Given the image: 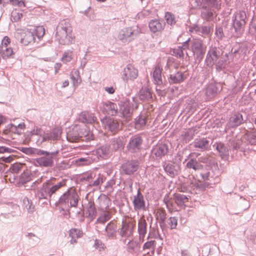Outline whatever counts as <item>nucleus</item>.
Here are the masks:
<instances>
[{
    "mask_svg": "<svg viewBox=\"0 0 256 256\" xmlns=\"http://www.w3.org/2000/svg\"><path fill=\"white\" fill-rule=\"evenodd\" d=\"M65 185V180H59L55 178L51 177L43 182L40 188L35 190L36 197L39 200L46 199L50 200L52 196Z\"/></svg>",
    "mask_w": 256,
    "mask_h": 256,
    "instance_id": "nucleus-1",
    "label": "nucleus"
},
{
    "mask_svg": "<svg viewBox=\"0 0 256 256\" xmlns=\"http://www.w3.org/2000/svg\"><path fill=\"white\" fill-rule=\"evenodd\" d=\"M56 36L61 44H70L73 42L74 36L68 19L61 20L56 28Z\"/></svg>",
    "mask_w": 256,
    "mask_h": 256,
    "instance_id": "nucleus-2",
    "label": "nucleus"
},
{
    "mask_svg": "<svg viewBox=\"0 0 256 256\" xmlns=\"http://www.w3.org/2000/svg\"><path fill=\"white\" fill-rule=\"evenodd\" d=\"M144 140L142 134H133L128 137L126 150L134 156H138L144 150Z\"/></svg>",
    "mask_w": 256,
    "mask_h": 256,
    "instance_id": "nucleus-3",
    "label": "nucleus"
},
{
    "mask_svg": "<svg viewBox=\"0 0 256 256\" xmlns=\"http://www.w3.org/2000/svg\"><path fill=\"white\" fill-rule=\"evenodd\" d=\"M211 168L200 172V175L202 180L205 182V184L208 186L220 182V172L217 163L212 162Z\"/></svg>",
    "mask_w": 256,
    "mask_h": 256,
    "instance_id": "nucleus-4",
    "label": "nucleus"
},
{
    "mask_svg": "<svg viewBox=\"0 0 256 256\" xmlns=\"http://www.w3.org/2000/svg\"><path fill=\"white\" fill-rule=\"evenodd\" d=\"M40 152L36 156H41L34 159V164L41 167H52L54 164V158L58 153V150L49 152L40 149Z\"/></svg>",
    "mask_w": 256,
    "mask_h": 256,
    "instance_id": "nucleus-5",
    "label": "nucleus"
},
{
    "mask_svg": "<svg viewBox=\"0 0 256 256\" xmlns=\"http://www.w3.org/2000/svg\"><path fill=\"white\" fill-rule=\"evenodd\" d=\"M246 18V13L242 10L238 11L232 16V24L237 36H240L244 30Z\"/></svg>",
    "mask_w": 256,
    "mask_h": 256,
    "instance_id": "nucleus-6",
    "label": "nucleus"
},
{
    "mask_svg": "<svg viewBox=\"0 0 256 256\" xmlns=\"http://www.w3.org/2000/svg\"><path fill=\"white\" fill-rule=\"evenodd\" d=\"M223 54V52L218 47L211 46L208 50L204 62L207 67L212 68L215 62Z\"/></svg>",
    "mask_w": 256,
    "mask_h": 256,
    "instance_id": "nucleus-7",
    "label": "nucleus"
},
{
    "mask_svg": "<svg viewBox=\"0 0 256 256\" xmlns=\"http://www.w3.org/2000/svg\"><path fill=\"white\" fill-rule=\"evenodd\" d=\"M190 45V50L193 52L198 63L200 62L206 51V46L204 44L203 41L198 38H192Z\"/></svg>",
    "mask_w": 256,
    "mask_h": 256,
    "instance_id": "nucleus-8",
    "label": "nucleus"
},
{
    "mask_svg": "<svg viewBox=\"0 0 256 256\" xmlns=\"http://www.w3.org/2000/svg\"><path fill=\"white\" fill-rule=\"evenodd\" d=\"M228 145L230 152H232L231 153L232 157L234 156V154H236L238 150L243 152L244 154H246V150H250V148H246V147L242 138L238 139L234 138H230L228 142Z\"/></svg>",
    "mask_w": 256,
    "mask_h": 256,
    "instance_id": "nucleus-9",
    "label": "nucleus"
},
{
    "mask_svg": "<svg viewBox=\"0 0 256 256\" xmlns=\"http://www.w3.org/2000/svg\"><path fill=\"white\" fill-rule=\"evenodd\" d=\"M246 120V116H244L240 112H234L229 118L228 122L225 127L226 132L228 129L236 128L244 124Z\"/></svg>",
    "mask_w": 256,
    "mask_h": 256,
    "instance_id": "nucleus-10",
    "label": "nucleus"
},
{
    "mask_svg": "<svg viewBox=\"0 0 256 256\" xmlns=\"http://www.w3.org/2000/svg\"><path fill=\"white\" fill-rule=\"evenodd\" d=\"M102 122L106 130L112 132L114 134H116L122 129V125L117 120L110 117H105L102 120Z\"/></svg>",
    "mask_w": 256,
    "mask_h": 256,
    "instance_id": "nucleus-11",
    "label": "nucleus"
},
{
    "mask_svg": "<svg viewBox=\"0 0 256 256\" xmlns=\"http://www.w3.org/2000/svg\"><path fill=\"white\" fill-rule=\"evenodd\" d=\"M140 162L138 160H131L122 164L120 166L122 174L131 176L140 168Z\"/></svg>",
    "mask_w": 256,
    "mask_h": 256,
    "instance_id": "nucleus-12",
    "label": "nucleus"
},
{
    "mask_svg": "<svg viewBox=\"0 0 256 256\" xmlns=\"http://www.w3.org/2000/svg\"><path fill=\"white\" fill-rule=\"evenodd\" d=\"M169 151V146L167 144L158 142L154 146L151 150V156L156 160H160L166 155Z\"/></svg>",
    "mask_w": 256,
    "mask_h": 256,
    "instance_id": "nucleus-13",
    "label": "nucleus"
},
{
    "mask_svg": "<svg viewBox=\"0 0 256 256\" xmlns=\"http://www.w3.org/2000/svg\"><path fill=\"white\" fill-rule=\"evenodd\" d=\"M162 70L160 66H156L152 74L154 83L156 85V90L158 95L161 94L162 91L166 90L165 84L162 80Z\"/></svg>",
    "mask_w": 256,
    "mask_h": 256,
    "instance_id": "nucleus-14",
    "label": "nucleus"
},
{
    "mask_svg": "<svg viewBox=\"0 0 256 256\" xmlns=\"http://www.w3.org/2000/svg\"><path fill=\"white\" fill-rule=\"evenodd\" d=\"M118 116L124 118H129L132 114V106L129 100L126 98H123L118 103Z\"/></svg>",
    "mask_w": 256,
    "mask_h": 256,
    "instance_id": "nucleus-15",
    "label": "nucleus"
},
{
    "mask_svg": "<svg viewBox=\"0 0 256 256\" xmlns=\"http://www.w3.org/2000/svg\"><path fill=\"white\" fill-rule=\"evenodd\" d=\"M138 34L132 27L121 30L118 35V38L122 42H129L137 37Z\"/></svg>",
    "mask_w": 256,
    "mask_h": 256,
    "instance_id": "nucleus-16",
    "label": "nucleus"
},
{
    "mask_svg": "<svg viewBox=\"0 0 256 256\" xmlns=\"http://www.w3.org/2000/svg\"><path fill=\"white\" fill-rule=\"evenodd\" d=\"M138 76V70L134 66L128 64L124 68L122 78L123 80L128 82V80H134Z\"/></svg>",
    "mask_w": 256,
    "mask_h": 256,
    "instance_id": "nucleus-17",
    "label": "nucleus"
},
{
    "mask_svg": "<svg viewBox=\"0 0 256 256\" xmlns=\"http://www.w3.org/2000/svg\"><path fill=\"white\" fill-rule=\"evenodd\" d=\"M209 139L204 137H199L194 139L192 144L194 147L200 152H204L209 149L210 146Z\"/></svg>",
    "mask_w": 256,
    "mask_h": 256,
    "instance_id": "nucleus-18",
    "label": "nucleus"
},
{
    "mask_svg": "<svg viewBox=\"0 0 256 256\" xmlns=\"http://www.w3.org/2000/svg\"><path fill=\"white\" fill-rule=\"evenodd\" d=\"M103 113L112 116H118V106L116 103L107 101L102 102Z\"/></svg>",
    "mask_w": 256,
    "mask_h": 256,
    "instance_id": "nucleus-19",
    "label": "nucleus"
},
{
    "mask_svg": "<svg viewBox=\"0 0 256 256\" xmlns=\"http://www.w3.org/2000/svg\"><path fill=\"white\" fill-rule=\"evenodd\" d=\"M132 203L135 210H146L144 196L140 188L138 190L136 194L134 196Z\"/></svg>",
    "mask_w": 256,
    "mask_h": 256,
    "instance_id": "nucleus-20",
    "label": "nucleus"
},
{
    "mask_svg": "<svg viewBox=\"0 0 256 256\" xmlns=\"http://www.w3.org/2000/svg\"><path fill=\"white\" fill-rule=\"evenodd\" d=\"M163 168L166 174L171 178H174L178 174L180 166L178 164L172 162H164Z\"/></svg>",
    "mask_w": 256,
    "mask_h": 256,
    "instance_id": "nucleus-21",
    "label": "nucleus"
},
{
    "mask_svg": "<svg viewBox=\"0 0 256 256\" xmlns=\"http://www.w3.org/2000/svg\"><path fill=\"white\" fill-rule=\"evenodd\" d=\"M150 30L153 33L162 30L165 27V22L162 20L152 19L148 22Z\"/></svg>",
    "mask_w": 256,
    "mask_h": 256,
    "instance_id": "nucleus-22",
    "label": "nucleus"
},
{
    "mask_svg": "<svg viewBox=\"0 0 256 256\" xmlns=\"http://www.w3.org/2000/svg\"><path fill=\"white\" fill-rule=\"evenodd\" d=\"M213 147L216 149L218 155L224 160H227L229 157V150L228 146L222 142H216Z\"/></svg>",
    "mask_w": 256,
    "mask_h": 256,
    "instance_id": "nucleus-23",
    "label": "nucleus"
},
{
    "mask_svg": "<svg viewBox=\"0 0 256 256\" xmlns=\"http://www.w3.org/2000/svg\"><path fill=\"white\" fill-rule=\"evenodd\" d=\"M134 230V225L131 222H122L120 230V235L122 237L128 238L132 236Z\"/></svg>",
    "mask_w": 256,
    "mask_h": 256,
    "instance_id": "nucleus-24",
    "label": "nucleus"
},
{
    "mask_svg": "<svg viewBox=\"0 0 256 256\" xmlns=\"http://www.w3.org/2000/svg\"><path fill=\"white\" fill-rule=\"evenodd\" d=\"M242 138L244 144L256 146V130L247 131Z\"/></svg>",
    "mask_w": 256,
    "mask_h": 256,
    "instance_id": "nucleus-25",
    "label": "nucleus"
},
{
    "mask_svg": "<svg viewBox=\"0 0 256 256\" xmlns=\"http://www.w3.org/2000/svg\"><path fill=\"white\" fill-rule=\"evenodd\" d=\"M124 146L123 137L118 136L110 140V144L108 146L112 151H116L120 149H122Z\"/></svg>",
    "mask_w": 256,
    "mask_h": 256,
    "instance_id": "nucleus-26",
    "label": "nucleus"
},
{
    "mask_svg": "<svg viewBox=\"0 0 256 256\" xmlns=\"http://www.w3.org/2000/svg\"><path fill=\"white\" fill-rule=\"evenodd\" d=\"M186 78V76L184 74V72L178 71L170 74L168 77V81L170 84H180L184 81Z\"/></svg>",
    "mask_w": 256,
    "mask_h": 256,
    "instance_id": "nucleus-27",
    "label": "nucleus"
},
{
    "mask_svg": "<svg viewBox=\"0 0 256 256\" xmlns=\"http://www.w3.org/2000/svg\"><path fill=\"white\" fill-rule=\"evenodd\" d=\"M80 126H75L74 128L70 129L66 132V138L70 142H76L80 141L79 134Z\"/></svg>",
    "mask_w": 256,
    "mask_h": 256,
    "instance_id": "nucleus-28",
    "label": "nucleus"
},
{
    "mask_svg": "<svg viewBox=\"0 0 256 256\" xmlns=\"http://www.w3.org/2000/svg\"><path fill=\"white\" fill-rule=\"evenodd\" d=\"M138 98L142 102H148L152 98V92L147 86H142L139 91Z\"/></svg>",
    "mask_w": 256,
    "mask_h": 256,
    "instance_id": "nucleus-29",
    "label": "nucleus"
},
{
    "mask_svg": "<svg viewBox=\"0 0 256 256\" xmlns=\"http://www.w3.org/2000/svg\"><path fill=\"white\" fill-rule=\"evenodd\" d=\"M80 140L88 142L94 138V136L90 130L86 126L80 128L79 130Z\"/></svg>",
    "mask_w": 256,
    "mask_h": 256,
    "instance_id": "nucleus-30",
    "label": "nucleus"
},
{
    "mask_svg": "<svg viewBox=\"0 0 256 256\" xmlns=\"http://www.w3.org/2000/svg\"><path fill=\"white\" fill-rule=\"evenodd\" d=\"M86 217H88L92 220L95 218L96 216V210L94 201L90 200L86 205Z\"/></svg>",
    "mask_w": 256,
    "mask_h": 256,
    "instance_id": "nucleus-31",
    "label": "nucleus"
},
{
    "mask_svg": "<svg viewBox=\"0 0 256 256\" xmlns=\"http://www.w3.org/2000/svg\"><path fill=\"white\" fill-rule=\"evenodd\" d=\"M201 16L207 21H210L216 17L214 10L206 6H202L201 12Z\"/></svg>",
    "mask_w": 256,
    "mask_h": 256,
    "instance_id": "nucleus-32",
    "label": "nucleus"
},
{
    "mask_svg": "<svg viewBox=\"0 0 256 256\" xmlns=\"http://www.w3.org/2000/svg\"><path fill=\"white\" fill-rule=\"evenodd\" d=\"M220 84L216 83L209 84L206 88V94L208 98H212L216 96L220 91Z\"/></svg>",
    "mask_w": 256,
    "mask_h": 256,
    "instance_id": "nucleus-33",
    "label": "nucleus"
},
{
    "mask_svg": "<svg viewBox=\"0 0 256 256\" xmlns=\"http://www.w3.org/2000/svg\"><path fill=\"white\" fill-rule=\"evenodd\" d=\"M138 232L140 238L144 239L147 232V222L145 219L140 218L138 224Z\"/></svg>",
    "mask_w": 256,
    "mask_h": 256,
    "instance_id": "nucleus-34",
    "label": "nucleus"
},
{
    "mask_svg": "<svg viewBox=\"0 0 256 256\" xmlns=\"http://www.w3.org/2000/svg\"><path fill=\"white\" fill-rule=\"evenodd\" d=\"M96 120V117L94 116L92 113L88 112H82L78 117L79 121L82 123L91 124Z\"/></svg>",
    "mask_w": 256,
    "mask_h": 256,
    "instance_id": "nucleus-35",
    "label": "nucleus"
},
{
    "mask_svg": "<svg viewBox=\"0 0 256 256\" xmlns=\"http://www.w3.org/2000/svg\"><path fill=\"white\" fill-rule=\"evenodd\" d=\"M106 235L108 238H113L116 236L117 226L112 221L108 222L105 228Z\"/></svg>",
    "mask_w": 256,
    "mask_h": 256,
    "instance_id": "nucleus-36",
    "label": "nucleus"
},
{
    "mask_svg": "<svg viewBox=\"0 0 256 256\" xmlns=\"http://www.w3.org/2000/svg\"><path fill=\"white\" fill-rule=\"evenodd\" d=\"M110 150L109 146L106 144H104L98 147L95 150H94L92 152L93 154L96 155L98 158H103L108 156Z\"/></svg>",
    "mask_w": 256,
    "mask_h": 256,
    "instance_id": "nucleus-37",
    "label": "nucleus"
},
{
    "mask_svg": "<svg viewBox=\"0 0 256 256\" xmlns=\"http://www.w3.org/2000/svg\"><path fill=\"white\" fill-rule=\"evenodd\" d=\"M35 42V37L32 32L27 31L24 35L21 38L20 42L25 46Z\"/></svg>",
    "mask_w": 256,
    "mask_h": 256,
    "instance_id": "nucleus-38",
    "label": "nucleus"
},
{
    "mask_svg": "<svg viewBox=\"0 0 256 256\" xmlns=\"http://www.w3.org/2000/svg\"><path fill=\"white\" fill-rule=\"evenodd\" d=\"M80 198L74 190H70V195H69V200H70V206L69 208L72 207H76L78 204V202L79 201Z\"/></svg>",
    "mask_w": 256,
    "mask_h": 256,
    "instance_id": "nucleus-39",
    "label": "nucleus"
},
{
    "mask_svg": "<svg viewBox=\"0 0 256 256\" xmlns=\"http://www.w3.org/2000/svg\"><path fill=\"white\" fill-rule=\"evenodd\" d=\"M186 167L189 169H192L196 171L202 168V165L195 158H192L189 160L186 164Z\"/></svg>",
    "mask_w": 256,
    "mask_h": 256,
    "instance_id": "nucleus-40",
    "label": "nucleus"
},
{
    "mask_svg": "<svg viewBox=\"0 0 256 256\" xmlns=\"http://www.w3.org/2000/svg\"><path fill=\"white\" fill-rule=\"evenodd\" d=\"M14 54V52L11 48L0 46V56L3 59L6 60L12 58Z\"/></svg>",
    "mask_w": 256,
    "mask_h": 256,
    "instance_id": "nucleus-41",
    "label": "nucleus"
},
{
    "mask_svg": "<svg viewBox=\"0 0 256 256\" xmlns=\"http://www.w3.org/2000/svg\"><path fill=\"white\" fill-rule=\"evenodd\" d=\"M104 180V176L100 174H96L94 172V177L92 178L91 182V184H88L89 186H95L97 187L102 184Z\"/></svg>",
    "mask_w": 256,
    "mask_h": 256,
    "instance_id": "nucleus-42",
    "label": "nucleus"
},
{
    "mask_svg": "<svg viewBox=\"0 0 256 256\" xmlns=\"http://www.w3.org/2000/svg\"><path fill=\"white\" fill-rule=\"evenodd\" d=\"M146 118L142 115L138 116L134 119L135 128L138 130L142 129L143 128L146 126Z\"/></svg>",
    "mask_w": 256,
    "mask_h": 256,
    "instance_id": "nucleus-43",
    "label": "nucleus"
},
{
    "mask_svg": "<svg viewBox=\"0 0 256 256\" xmlns=\"http://www.w3.org/2000/svg\"><path fill=\"white\" fill-rule=\"evenodd\" d=\"M95 160V158L88 156L86 158H80L76 160V162L78 166H87L89 165Z\"/></svg>",
    "mask_w": 256,
    "mask_h": 256,
    "instance_id": "nucleus-44",
    "label": "nucleus"
},
{
    "mask_svg": "<svg viewBox=\"0 0 256 256\" xmlns=\"http://www.w3.org/2000/svg\"><path fill=\"white\" fill-rule=\"evenodd\" d=\"M174 199L176 204L178 206H180L184 205V204L188 202V198L187 196L180 194H174Z\"/></svg>",
    "mask_w": 256,
    "mask_h": 256,
    "instance_id": "nucleus-45",
    "label": "nucleus"
},
{
    "mask_svg": "<svg viewBox=\"0 0 256 256\" xmlns=\"http://www.w3.org/2000/svg\"><path fill=\"white\" fill-rule=\"evenodd\" d=\"M70 190H68L60 197L58 201L56 202V205H66L68 203Z\"/></svg>",
    "mask_w": 256,
    "mask_h": 256,
    "instance_id": "nucleus-46",
    "label": "nucleus"
},
{
    "mask_svg": "<svg viewBox=\"0 0 256 256\" xmlns=\"http://www.w3.org/2000/svg\"><path fill=\"white\" fill-rule=\"evenodd\" d=\"M26 237L28 238L30 244L33 246L37 245L40 241V238L32 232H28Z\"/></svg>",
    "mask_w": 256,
    "mask_h": 256,
    "instance_id": "nucleus-47",
    "label": "nucleus"
},
{
    "mask_svg": "<svg viewBox=\"0 0 256 256\" xmlns=\"http://www.w3.org/2000/svg\"><path fill=\"white\" fill-rule=\"evenodd\" d=\"M31 180V176L28 172H24L19 176L18 182L20 184H24Z\"/></svg>",
    "mask_w": 256,
    "mask_h": 256,
    "instance_id": "nucleus-48",
    "label": "nucleus"
},
{
    "mask_svg": "<svg viewBox=\"0 0 256 256\" xmlns=\"http://www.w3.org/2000/svg\"><path fill=\"white\" fill-rule=\"evenodd\" d=\"M20 150L28 155L36 156L40 152V149L34 148H22Z\"/></svg>",
    "mask_w": 256,
    "mask_h": 256,
    "instance_id": "nucleus-49",
    "label": "nucleus"
},
{
    "mask_svg": "<svg viewBox=\"0 0 256 256\" xmlns=\"http://www.w3.org/2000/svg\"><path fill=\"white\" fill-rule=\"evenodd\" d=\"M226 60L221 56L214 64L216 70L218 72L223 70L226 68Z\"/></svg>",
    "mask_w": 256,
    "mask_h": 256,
    "instance_id": "nucleus-50",
    "label": "nucleus"
},
{
    "mask_svg": "<svg viewBox=\"0 0 256 256\" xmlns=\"http://www.w3.org/2000/svg\"><path fill=\"white\" fill-rule=\"evenodd\" d=\"M94 177V172H90L84 174L80 178V181L84 182H87L88 184H91L92 178Z\"/></svg>",
    "mask_w": 256,
    "mask_h": 256,
    "instance_id": "nucleus-51",
    "label": "nucleus"
},
{
    "mask_svg": "<svg viewBox=\"0 0 256 256\" xmlns=\"http://www.w3.org/2000/svg\"><path fill=\"white\" fill-rule=\"evenodd\" d=\"M111 218V214L109 212H106L102 214L96 220V222L104 224Z\"/></svg>",
    "mask_w": 256,
    "mask_h": 256,
    "instance_id": "nucleus-52",
    "label": "nucleus"
},
{
    "mask_svg": "<svg viewBox=\"0 0 256 256\" xmlns=\"http://www.w3.org/2000/svg\"><path fill=\"white\" fill-rule=\"evenodd\" d=\"M163 200L167 208L170 211L174 210V204L172 201V198L170 197L168 194H166L164 196Z\"/></svg>",
    "mask_w": 256,
    "mask_h": 256,
    "instance_id": "nucleus-53",
    "label": "nucleus"
},
{
    "mask_svg": "<svg viewBox=\"0 0 256 256\" xmlns=\"http://www.w3.org/2000/svg\"><path fill=\"white\" fill-rule=\"evenodd\" d=\"M24 208L29 213H32L34 212V207L32 204V202H30L28 198H25L23 200Z\"/></svg>",
    "mask_w": 256,
    "mask_h": 256,
    "instance_id": "nucleus-54",
    "label": "nucleus"
},
{
    "mask_svg": "<svg viewBox=\"0 0 256 256\" xmlns=\"http://www.w3.org/2000/svg\"><path fill=\"white\" fill-rule=\"evenodd\" d=\"M74 54L72 50H68L64 52L62 58V62L66 64L70 62L73 58Z\"/></svg>",
    "mask_w": 256,
    "mask_h": 256,
    "instance_id": "nucleus-55",
    "label": "nucleus"
},
{
    "mask_svg": "<svg viewBox=\"0 0 256 256\" xmlns=\"http://www.w3.org/2000/svg\"><path fill=\"white\" fill-rule=\"evenodd\" d=\"M148 232H150V234L154 238H160L162 240V236L159 234L158 230L156 226L152 227L150 224Z\"/></svg>",
    "mask_w": 256,
    "mask_h": 256,
    "instance_id": "nucleus-56",
    "label": "nucleus"
},
{
    "mask_svg": "<svg viewBox=\"0 0 256 256\" xmlns=\"http://www.w3.org/2000/svg\"><path fill=\"white\" fill-rule=\"evenodd\" d=\"M156 242L154 240H150L145 242L143 245V250L152 249V253L154 254L155 248L156 246Z\"/></svg>",
    "mask_w": 256,
    "mask_h": 256,
    "instance_id": "nucleus-57",
    "label": "nucleus"
},
{
    "mask_svg": "<svg viewBox=\"0 0 256 256\" xmlns=\"http://www.w3.org/2000/svg\"><path fill=\"white\" fill-rule=\"evenodd\" d=\"M215 35L218 41L221 40L224 37L223 28L220 26H216L215 30Z\"/></svg>",
    "mask_w": 256,
    "mask_h": 256,
    "instance_id": "nucleus-58",
    "label": "nucleus"
},
{
    "mask_svg": "<svg viewBox=\"0 0 256 256\" xmlns=\"http://www.w3.org/2000/svg\"><path fill=\"white\" fill-rule=\"evenodd\" d=\"M165 18L168 24L172 26L176 23L174 16L171 12H166L165 14Z\"/></svg>",
    "mask_w": 256,
    "mask_h": 256,
    "instance_id": "nucleus-59",
    "label": "nucleus"
},
{
    "mask_svg": "<svg viewBox=\"0 0 256 256\" xmlns=\"http://www.w3.org/2000/svg\"><path fill=\"white\" fill-rule=\"evenodd\" d=\"M198 31L203 35L208 36L211 33V27L210 26L202 25L198 28Z\"/></svg>",
    "mask_w": 256,
    "mask_h": 256,
    "instance_id": "nucleus-60",
    "label": "nucleus"
},
{
    "mask_svg": "<svg viewBox=\"0 0 256 256\" xmlns=\"http://www.w3.org/2000/svg\"><path fill=\"white\" fill-rule=\"evenodd\" d=\"M220 0H202L203 6H206L208 7H216Z\"/></svg>",
    "mask_w": 256,
    "mask_h": 256,
    "instance_id": "nucleus-61",
    "label": "nucleus"
},
{
    "mask_svg": "<svg viewBox=\"0 0 256 256\" xmlns=\"http://www.w3.org/2000/svg\"><path fill=\"white\" fill-rule=\"evenodd\" d=\"M22 16V14L17 10H13L11 14V20L12 22H18Z\"/></svg>",
    "mask_w": 256,
    "mask_h": 256,
    "instance_id": "nucleus-62",
    "label": "nucleus"
},
{
    "mask_svg": "<svg viewBox=\"0 0 256 256\" xmlns=\"http://www.w3.org/2000/svg\"><path fill=\"white\" fill-rule=\"evenodd\" d=\"M32 32L34 34V36L36 35L38 38L40 39L44 34V28L42 26H36L34 32Z\"/></svg>",
    "mask_w": 256,
    "mask_h": 256,
    "instance_id": "nucleus-63",
    "label": "nucleus"
},
{
    "mask_svg": "<svg viewBox=\"0 0 256 256\" xmlns=\"http://www.w3.org/2000/svg\"><path fill=\"white\" fill-rule=\"evenodd\" d=\"M250 30L252 34L256 35V16L252 18L250 24Z\"/></svg>",
    "mask_w": 256,
    "mask_h": 256,
    "instance_id": "nucleus-64",
    "label": "nucleus"
}]
</instances>
